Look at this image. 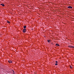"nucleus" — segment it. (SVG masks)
I'll return each instance as SVG.
<instances>
[{
  "instance_id": "1",
  "label": "nucleus",
  "mask_w": 74,
  "mask_h": 74,
  "mask_svg": "<svg viewBox=\"0 0 74 74\" xmlns=\"http://www.w3.org/2000/svg\"><path fill=\"white\" fill-rule=\"evenodd\" d=\"M26 29H23V33H25V32H26Z\"/></svg>"
},
{
  "instance_id": "2",
  "label": "nucleus",
  "mask_w": 74,
  "mask_h": 74,
  "mask_svg": "<svg viewBox=\"0 0 74 74\" xmlns=\"http://www.w3.org/2000/svg\"><path fill=\"white\" fill-rule=\"evenodd\" d=\"M68 47H69V48H73V46H68Z\"/></svg>"
},
{
  "instance_id": "3",
  "label": "nucleus",
  "mask_w": 74,
  "mask_h": 74,
  "mask_svg": "<svg viewBox=\"0 0 74 74\" xmlns=\"http://www.w3.org/2000/svg\"><path fill=\"white\" fill-rule=\"evenodd\" d=\"M67 8H73V7H72L71 6H68L67 7Z\"/></svg>"
},
{
  "instance_id": "4",
  "label": "nucleus",
  "mask_w": 74,
  "mask_h": 74,
  "mask_svg": "<svg viewBox=\"0 0 74 74\" xmlns=\"http://www.w3.org/2000/svg\"><path fill=\"white\" fill-rule=\"evenodd\" d=\"M1 5H2V6H3V7H4L5 5L4 4H1Z\"/></svg>"
},
{
  "instance_id": "5",
  "label": "nucleus",
  "mask_w": 74,
  "mask_h": 74,
  "mask_svg": "<svg viewBox=\"0 0 74 74\" xmlns=\"http://www.w3.org/2000/svg\"><path fill=\"white\" fill-rule=\"evenodd\" d=\"M47 41L48 42H51V40H48Z\"/></svg>"
},
{
  "instance_id": "6",
  "label": "nucleus",
  "mask_w": 74,
  "mask_h": 74,
  "mask_svg": "<svg viewBox=\"0 0 74 74\" xmlns=\"http://www.w3.org/2000/svg\"><path fill=\"white\" fill-rule=\"evenodd\" d=\"M8 62L10 63H12V61H8Z\"/></svg>"
},
{
  "instance_id": "7",
  "label": "nucleus",
  "mask_w": 74,
  "mask_h": 74,
  "mask_svg": "<svg viewBox=\"0 0 74 74\" xmlns=\"http://www.w3.org/2000/svg\"><path fill=\"white\" fill-rule=\"evenodd\" d=\"M26 26L25 25L24 26L23 28H24V29H26Z\"/></svg>"
},
{
  "instance_id": "8",
  "label": "nucleus",
  "mask_w": 74,
  "mask_h": 74,
  "mask_svg": "<svg viewBox=\"0 0 74 74\" xmlns=\"http://www.w3.org/2000/svg\"><path fill=\"white\" fill-rule=\"evenodd\" d=\"M56 45L57 46H59V45L58 44H56Z\"/></svg>"
},
{
  "instance_id": "9",
  "label": "nucleus",
  "mask_w": 74,
  "mask_h": 74,
  "mask_svg": "<svg viewBox=\"0 0 74 74\" xmlns=\"http://www.w3.org/2000/svg\"><path fill=\"white\" fill-rule=\"evenodd\" d=\"M70 67L71 69H72V68H73V67H72V66H71V65L70 66Z\"/></svg>"
},
{
  "instance_id": "10",
  "label": "nucleus",
  "mask_w": 74,
  "mask_h": 74,
  "mask_svg": "<svg viewBox=\"0 0 74 74\" xmlns=\"http://www.w3.org/2000/svg\"><path fill=\"white\" fill-rule=\"evenodd\" d=\"M7 23H10V22L8 21H7Z\"/></svg>"
},
{
  "instance_id": "11",
  "label": "nucleus",
  "mask_w": 74,
  "mask_h": 74,
  "mask_svg": "<svg viewBox=\"0 0 74 74\" xmlns=\"http://www.w3.org/2000/svg\"><path fill=\"white\" fill-rule=\"evenodd\" d=\"M56 63H58V62H57V61H56Z\"/></svg>"
},
{
  "instance_id": "12",
  "label": "nucleus",
  "mask_w": 74,
  "mask_h": 74,
  "mask_svg": "<svg viewBox=\"0 0 74 74\" xmlns=\"http://www.w3.org/2000/svg\"><path fill=\"white\" fill-rule=\"evenodd\" d=\"M55 65H58V64L57 63L55 64Z\"/></svg>"
},
{
  "instance_id": "13",
  "label": "nucleus",
  "mask_w": 74,
  "mask_h": 74,
  "mask_svg": "<svg viewBox=\"0 0 74 74\" xmlns=\"http://www.w3.org/2000/svg\"><path fill=\"white\" fill-rule=\"evenodd\" d=\"M73 48H74V46H73Z\"/></svg>"
}]
</instances>
